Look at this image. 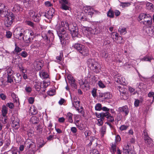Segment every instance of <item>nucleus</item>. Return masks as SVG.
<instances>
[{"label":"nucleus","instance_id":"29","mask_svg":"<svg viewBox=\"0 0 154 154\" xmlns=\"http://www.w3.org/2000/svg\"><path fill=\"white\" fill-rule=\"evenodd\" d=\"M39 121V119L35 116L32 117L30 119L31 122L33 124H36Z\"/></svg>","mask_w":154,"mask_h":154},{"label":"nucleus","instance_id":"10","mask_svg":"<svg viewBox=\"0 0 154 154\" xmlns=\"http://www.w3.org/2000/svg\"><path fill=\"white\" fill-rule=\"evenodd\" d=\"M19 122L20 120L18 118H14L12 123V126L16 129H17L20 127Z\"/></svg>","mask_w":154,"mask_h":154},{"label":"nucleus","instance_id":"31","mask_svg":"<svg viewBox=\"0 0 154 154\" xmlns=\"http://www.w3.org/2000/svg\"><path fill=\"white\" fill-rule=\"evenodd\" d=\"M120 6L122 7V8L128 7L131 5V3L128 2H120Z\"/></svg>","mask_w":154,"mask_h":154},{"label":"nucleus","instance_id":"5","mask_svg":"<svg viewBox=\"0 0 154 154\" xmlns=\"http://www.w3.org/2000/svg\"><path fill=\"white\" fill-rule=\"evenodd\" d=\"M42 35L43 38L48 40L49 42L52 41L54 38L53 31L50 30L48 31L47 34H45L44 32H43Z\"/></svg>","mask_w":154,"mask_h":154},{"label":"nucleus","instance_id":"7","mask_svg":"<svg viewBox=\"0 0 154 154\" xmlns=\"http://www.w3.org/2000/svg\"><path fill=\"white\" fill-rule=\"evenodd\" d=\"M73 26V27L70 30L71 34L73 37H79L78 28L76 24Z\"/></svg>","mask_w":154,"mask_h":154},{"label":"nucleus","instance_id":"58","mask_svg":"<svg viewBox=\"0 0 154 154\" xmlns=\"http://www.w3.org/2000/svg\"><path fill=\"white\" fill-rule=\"evenodd\" d=\"M55 91L54 89H51L48 91V94L50 96H52L55 94Z\"/></svg>","mask_w":154,"mask_h":154},{"label":"nucleus","instance_id":"38","mask_svg":"<svg viewBox=\"0 0 154 154\" xmlns=\"http://www.w3.org/2000/svg\"><path fill=\"white\" fill-rule=\"evenodd\" d=\"M38 14V13L33 10H30L29 12V15L32 17V18L34 16H35V15Z\"/></svg>","mask_w":154,"mask_h":154},{"label":"nucleus","instance_id":"26","mask_svg":"<svg viewBox=\"0 0 154 154\" xmlns=\"http://www.w3.org/2000/svg\"><path fill=\"white\" fill-rule=\"evenodd\" d=\"M100 132L102 137H103L104 134H105L106 132V127L105 125L102 126L100 129Z\"/></svg>","mask_w":154,"mask_h":154},{"label":"nucleus","instance_id":"23","mask_svg":"<svg viewBox=\"0 0 154 154\" xmlns=\"http://www.w3.org/2000/svg\"><path fill=\"white\" fill-rule=\"evenodd\" d=\"M40 46V42L39 41H35L34 43L31 45V48H38Z\"/></svg>","mask_w":154,"mask_h":154},{"label":"nucleus","instance_id":"19","mask_svg":"<svg viewBox=\"0 0 154 154\" xmlns=\"http://www.w3.org/2000/svg\"><path fill=\"white\" fill-rule=\"evenodd\" d=\"M116 142L112 143L110 149V151L112 154H114L116 152Z\"/></svg>","mask_w":154,"mask_h":154},{"label":"nucleus","instance_id":"50","mask_svg":"<svg viewBox=\"0 0 154 154\" xmlns=\"http://www.w3.org/2000/svg\"><path fill=\"white\" fill-rule=\"evenodd\" d=\"M14 78L13 75H8L7 82L11 83L13 82V79Z\"/></svg>","mask_w":154,"mask_h":154},{"label":"nucleus","instance_id":"62","mask_svg":"<svg viewBox=\"0 0 154 154\" xmlns=\"http://www.w3.org/2000/svg\"><path fill=\"white\" fill-rule=\"evenodd\" d=\"M121 140V138L120 136L119 135L116 136L115 137V141L114 142H116V144L119 142Z\"/></svg>","mask_w":154,"mask_h":154},{"label":"nucleus","instance_id":"12","mask_svg":"<svg viewBox=\"0 0 154 154\" xmlns=\"http://www.w3.org/2000/svg\"><path fill=\"white\" fill-rule=\"evenodd\" d=\"M131 146L127 143L125 144L123 147V153L124 154H128V152L132 151L131 150Z\"/></svg>","mask_w":154,"mask_h":154},{"label":"nucleus","instance_id":"18","mask_svg":"<svg viewBox=\"0 0 154 154\" xmlns=\"http://www.w3.org/2000/svg\"><path fill=\"white\" fill-rule=\"evenodd\" d=\"M25 23L27 25L32 27L34 30L36 29L37 24H34L33 22L30 21H26Z\"/></svg>","mask_w":154,"mask_h":154},{"label":"nucleus","instance_id":"54","mask_svg":"<svg viewBox=\"0 0 154 154\" xmlns=\"http://www.w3.org/2000/svg\"><path fill=\"white\" fill-rule=\"evenodd\" d=\"M129 91L131 94L134 95L136 94L137 92L135 91V89L131 87L128 88Z\"/></svg>","mask_w":154,"mask_h":154},{"label":"nucleus","instance_id":"39","mask_svg":"<svg viewBox=\"0 0 154 154\" xmlns=\"http://www.w3.org/2000/svg\"><path fill=\"white\" fill-rule=\"evenodd\" d=\"M38 14V13L33 10H30L29 12V15L32 17V18L34 16H35V15Z\"/></svg>","mask_w":154,"mask_h":154},{"label":"nucleus","instance_id":"22","mask_svg":"<svg viewBox=\"0 0 154 154\" xmlns=\"http://www.w3.org/2000/svg\"><path fill=\"white\" fill-rule=\"evenodd\" d=\"M106 116L105 117L108 120L111 122H112L114 121L113 117L111 116L110 114L108 112H105Z\"/></svg>","mask_w":154,"mask_h":154},{"label":"nucleus","instance_id":"45","mask_svg":"<svg viewBox=\"0 0 154 154\" xmlns=\"http://www.w3.org/2000/svg\"><path fill=\"white\" fill-rule=\"evenodd\" d=\"M11 151L12 154H19L20 152L18 149L16 147L12 148Z\"/></svg>","mask_w":154,"mask_h":154},{"label":"nucleus","instance_id":"20","mask_svg":"<svg viewBox=\"0 0 154 154\" xmlns=\"http://www.w3.org/2000/svg\"><path fill=\"white\" fill-rule=\"evenodd\" d=\"M15 48L13 51V53L17 54H20V53L22 51L21 48H20L17 46L16 43L15 44Z\"/></svg>","mask_w":154,"mask_h":154},{"label":"nucleus","instance_id":"30","mask_svg":"<svg viewBox=\"0 0 154 154\" xmlns=\"http://www.w3.org/2000/svg\"><path fill=\"white\" fill-rule=\"evenodd\" d=\"M146 139H144L145 141V143L147 145L150 146H152L153 144L152 143V140L149 137H146Z\"/></svg>","mask_w":154,"mask_h":154},{"label":"nucleus","instance_id":"57","mask_svg":"<svg viewBox=\"0 0 154 154\" xmlns=\"http://www.w3.org/2000/svg\"><path fill=\"white\" fill-rule=\"evenodd\" d=\"M29 33L30 35L31 36V37L34 38L35 37V34L31 29L29 30Z\"/></svg>","mask_w":154,"mask_h":154},{"label":"nucleus","instance_id":"6","mask_svg":"<svg viewBox=\"0 0 154 154\" xmlns=\"http://www.w3.org/2000/svg\"><path fill=\"white\" fill-rule=\"evenodd\" d=\"M115 79V81L121 85H126L127 84L125 78L121 75H116Z\"/></svg>","mask_w":154,"mask_h":154},{"label":"nucleus","instance_id":"34","mask_svg":"<svg viewBox=\"0 0 154 154\" xmlns=\"http://www.w3.org/2000/svg\"><path fill=\"white\" fill-rule=\"evenodd\" d=\"M2 116L5 117L8 112V108L5 106H3L2 110Z\"/></svg>","mask_w":154,"mask_h":154},{"label":"nucleus","instance_id":"61","mask_svg":"<svg viewBox=\"0 0 154 154\" xmlns=\"http://www.w3.org/2000/svg\"><path fill=\"white\" fill-rule=\"evenodd\" d=\"M19 68L20 71H21L23 73H25L26 72V70L25 69L22 65H19Z\"/></svg>","mask_w":154,"mask_h":154},{"label":"nucleus","instance_id":"16","mask_svg":"<svg viewBox=\"0 0 154 154\" xmlns=\"http://www.w3.org/2000/svg\"><path fill=\"white\" fill-rule=\"evenodd\" d=\"M146 31L147 34H149L150 36L153 34L154 30L153 28L150 26L146 27Z\"/></svg>","mask_w":154,"mask_h":154},{"label":"nucleus","instance_id":"2","mask_svg":"<svg viewBox=\"0 0 154 154\" xmlns=\"http://www.w3.org/2000/svg\"><path fill=\"white\" fill-rule=\"evenodd\" d=\"M0 14L2 17H5L4 23L5 26L7 27L11 25L14 17L11 13H8L5 9V6L3 3H0Z\"/></svg>","mask_w":154,"mask_h":154},{"label":"nucleus","instance_id":"48","mask_svg":"<svg viewBox=\"0 0 154 154\" xmlns=\"http://www.w3.org/2000/svg\"><path fill=\"white\" fill-rule=\"evenodd\" d=\"M107 15L110 17L113 18L114 16V13L112 11L109 10L107 12Z\"/></svg>","mask_w":154,"mask_h":154},{"label":"nucleus","instance_id":"15","mask_svg":"<svg viewBox=\"0 0 154 154\" xmlns=\"http://www.w3.org/2000/svg\"><path fill=\"white\" fill-rule=\"evenodd\" d=\"M150 15L142 13L140 14L138 18L140 20H141L143 19L145 20L147 18H149L150 17Z\"/></svg>","mask_w":154,"mask_h":154},{"label":"nucleus","instance_id":"33","mask_svg":"<svg viewBox=\"0 0 154 154\" xmlns=\"http://www.w3.org/2000/svg\"><path fill=\"white\" fill-rule=\"evenodd\" d=\"M41 16V14L39 13H38V14H36L35 16H34L32 18V19L34 21L38 22L40 19Z\"/></svg>","mask_w":154,"mask_h":154},{"label":"nucleus","instance_id":"41","mask_svg":"<svg viewBox=\"0 0 154 154\" xmlns=\"http://www.w3.org/2000/svg\"><path fill=\"white\" fill-rule=\"evenodd\" d=\"M20 7L19 5L18 4H15L13 7L12 10L13 11L17 12L20 11Z\"/></svg>","mask_w":154,"mask_h":154},{"label":"nucleus","instance_id":"14","mask_svg":"<svg viewBox=\"0 0 154 154\" xmlns=\"http://www.w3.org/2000/svg\"><path fill=\"white\" fill-rule=\"evenodd\" d=\"M72 47L79 52L83 48V47H84V45L78 43H75L73 45Z\"/></svg>","mask_w":154,"mask_h":154},{"label":"nucleus","instance_id":"51","mask_svg":"<svg viewBox=\"0 0 154 154\" xmlns=\"http://www.w3.org/2000/svg\"><path fill=\"white\" fill-rule=\"evenodd\" d=\"M95 108L96 110H100L102 109L101 104L99 103H97L95 106Z\"/></svg>","mask_w":154,"mask_h":154},{"label":"nucleus","instance_id":"43","mask_svg":"<svg viewBox=\"0 0 154 154\" xmlns=\"http://www.w3.org/2000/svg\"><path fill=\"white\" fill-rule=\"evenodd\" d=\"M119 32L121 34H125L127 32L126 29L124 27H120L119 29Z\"/></svg>","mask_w":154,"mask_h":154},{"label":"nucleus","instance_id":"35","mask_svg":"<svg viewBox=\"0 0 154 154\" xmlns=\"http://www.w3.org/2000/svg\"><path fill=\"white\" fill-rule=\"evenodd\" d=\"M112 96V95L108 92L105 93L103 95V97L105 99H108L111 98Z\"/></svg>","mask_w":154,"mask_h":154},{"label":"nucleus","instance_id":"13","mask_svg":"<svg viewBox=\"0 0 154 154\" xmlns=\"http://www.w3.org/2000/svg\"><path fill=\"white\" fill-rule=\"evenodd\" d=\"M88 48L84 46V47H83V48L81 49L79 52L83 55L87 56L88 54Z\"/></svg>","mask_w":154,"mask_h":154},{"label":"nucleus","instance_id":"46","mask_svg":"<svg viewBox=\"0 0 154 154\" xmlns=\"http://www.w3.org/2000/svg\"><path fill=\"white\" fill-rule=\"evenodd\" d=\"M35 88L36 91H39L41 88V83L40 82H35Z\"/></svg>","mask_w":154,"mask_h":154},{"label":"nucleus","instance_id":"36","mask_svg":"<svg viewBox=\"0 0 154 154\" xmlns=\"http://www.w3.org/2000/svg\"><path fill=\"white\" fill-rule=\"evenodd\" d=\"M23 29L22 28L20 27H18L14 31V35H16L17 36L21 32L22 30H23Z\"/></svg>","mask_w":154,"mask_h":154},{"label":"nucleus","instance_id":"52","mask_svg":"<svg viewBox=\"0 0 154 154\" xmlns=\"http://www.w3.org/2000/svg\"><path fill=\"white\" fill-rule=\"evenodd\" d=\"M26 92L28 93H30L32 91V88L29 85H26L25 88Z\"/></svg>","mask_w":154,"mask_h":154},{"label":"nucleus","instance_id":"27","mask_svg":"<svg viewBox=\"0 0 154 154\" xmlns=\"http://www.w3.org/2000/svg\"><path fill=\"white\" fill-rule=\"evenodd\" d=\"M77 18L81 21H85L87 19L86 16L83 13H81L80 15H78Z\"/></svg>","mask_w":154,"mask_h":154},{"label":"nucleus","instance_id":"49","mask_svg":"<svg viewBox=\"0 0 154 154\" xmlns=\"http://www.w3.org/2000/svg\"><path fill=\"white\" fill-rule=\"evenodd\" d=\"M33 38L29 36L25 37V40L27 43H29L31 42L33 40Z\"/></svg>","mask_w":154,"mask_h":154},{"label":"nucleus","instance_id":"25","mask_svg":"<svg viewBox=\"0 0 154 154\" xmlns=\"http://www.w3.org/2000/svg\"><path fill=\"white\" fill-rule=\"evenodd\" d=\"M73 114L70 112L67 113L66 115V119L70 123H73V121L72 119Z\"/></svg>","mask_w":154,"mask_h":154},{"label":"nucleus","instance_id":"28","mask_svg":"<svg viewBox=\"0 0 154 154\" xmlns=\"http://www.w3.org/2000/svg\"><path fill=\"white\" fill-rule=\"evenodd\" d=\"M16 77L14 79V80L16 83H19L21 81L22 76L19 73H16Z\"/></svg>","mask_w":154,"mask_h":154},{"label":"nucleus","instance_id":"55","mask_svg":"<svg viewBox=\"0 0 154 154\" xmlns=\"http://www.w3.org/2000/svg\"><path fill=\"white\" fill-rule=\"evenodd\" d=\"M97 84L101 88H103L106 87L105 85L100 80L97 83Z\"/></svg>","mask_w":154,"mask_h":154},{"label":"nucleus","instance_id":"3","mask_svg":"<svg viewBox=\"0 0 154 154\" xmlns=\"http://www.w3.org/2000/svg\"><path fill=\"white\" fill-rule=\"evenodd\" d=\"M89 66L91 69L96 73H99L101 71L100 65L94 60L89 59L88 60Z\"/></svg>","mask_w":154,"mask_h":154},{"label":"nucleus","instance_id":"64","mask_svg":"<svg viewBox=\"0 0 154 154\" xmlns=\"http://www.w3.org/2000/svg\"><path fill=\"white\" fill-rule=\"evenodd\" d=\"M67 78L69 80V82L70 84H71L73 82H74V81H75L74 78L71 76H68Z\"/></svg>","mask_w":154,"mask_h":154},{"label":"nucleus","instance_id":"63","mask_svg":"<svg viewBox=\"0 0 154 154\" xmlns=\"http://www.w3.org/2000/svg\"><path fill=\"white\" fill-rule=\"evenodd\" d=\"M12 34L11 32L9 31H7L6 35V37L8 38H11Z\"/></svg>","mask_w":154,"mask_h":154},{"label":"nucleus","instance_id":"32","mask_svg":"<svg viewBox=\"0 0 154 154\" xmlns=\"http://www.w3.org/2000/svg\"><path fill=\"white\" fill-rule=\"evenodd\" d=\"M86 30L88 31V30L89 31L92 30L91 33L93 34H97L98 33H99L100 32V30H98L97 29H95L92 30V29L91 28L88 27L86 28Z\"/></svg>","mask_w":154,"mask_h":154},{"label":"nucleus","instance_id":"37","mask_svg":"<svg viewBox=\"0 0 154 154\" xmlns=\"http://www.w3.org/2000/svg\"><path fill=\"white\" fill-rule=\"evenodd\" d=\"M30 112L32 115H35L37 113V111L34 106L31 107L30 108Z\"/></svg>","mask_w":154,"mask_h":154},{"label":"nucleus","instance_id":"40","mask_svg":"<svg viewBox=\"0 0 154 154\" xmlns=\"http://www.w3.org/2000/svg\"><path fill=\"white\" fill-rule=\"evenodd\" d=\"M79 102H76V103H72V106H73L74 108H75V109L77 111H79Z\"/></svg>","mask_w":154,"mask_h":154},{"label":"nucleus","instance_id":"1","mask_svg":"<svg viewBox=\"0 0 154 154\" xmlns=\"http://www.w3.org/2000/svg\"><path fill=\"white\" fill-rule=\"evenodd\" d=\"M69 24L66 21H62L60 23L57 24L56 26L57 34L62 45L66 43V41L70 38L69 33L65 30L69 29Z\"/></svg>","mask_w":154,"mask_h":154},{"label":"nucleus","instance_id":"9","mask_svg":"<svg viewBox=\"0 0 154 154\" xmlns=\"http://www.w3.org/2000/svg\"><path fill=\"white\" fill-rule=\"evenodd\" d=\"M54 12L55 10L54 8H50L45 14V16L48 19H51L54 16Z\"/></svg>","mask_w":154,"mask_h":154},{"label":"nucleus","instance_id":"11","mask_svg":"<svg viewBox=\"0 0 154 154\" xmlns=\"http://www.w3.org/2000/svg\"><path fill=\"white\" fill-rule=\"evenodd\" d=\"M143 23L146 26H150L152 23V18L150 15V17L142 21Z\"/></svg>","mask_w":154,"mask_h":154},{"label":"nucleus","instance_id":"53","mask_svg":"<svg viewBox=\"0 0 154 154\" xmlns=\"http://www.w3.org/2000/svg\"><path fill=\"white\" fill-rule=\"evenodd\" d=\"M106 114H105V113L104 112H102L99 114L96 113V116L98 118H105Z\"/></svg>","mask_w":154,"mask_h":154},{"label":"nucleus","instance_id":"44","mask_svg":"<svg viewBox=\"0 0 154 154\" xmlns=\"http://www.w3.org/2000/svg\"><path fill=\"white\" fill-rule=\"evenodd\" d=\"M100 56L102 57L107 59L108 54L106 52L103 51L100 53Z\"/></svg>","mask_w":154,"mask_h":154},{"label":"nucleus","instance_id":"56","mask_svg":"<svg viewBox=\"0 0 154 154\" xmlns=\"http://www.w3.org/2000/svg\"><path fill=\"white\" fill-rule=\"evenodd\" d=\"M7 73L8 75H12L14 72L11 68H9L7 69Z\"/></svg>","mask_w":154,"mask_h":154},{"label":"nucleus","instance_id":"24","mask_svg":"<svg viewBox=\"0 0 154 154\" xmlns=\"http://www.w3.org/2000/svg\"><path fill=\"white\" fill-rule=\"evenodd\" d=\"M153 59V58L152 55L150 56L148 55H146L142 59V60L144 61H147L151 62V60Z\"/></svg>","mask_w":154,"mask_h":154},{"label":"nucleus","instance_id":"47","mask_svg":"<svg viewBox=\"0 0 154 154\" xmlns=\"http://www.w3.org/2000/svg\"><path fill=\"white\" fill-rule=\"evenodd\" d=\"M104 118H100L97 119L98 122L97 123L98 126H102L103 124V121L104 120Z\"/></svg>","mask_w":154,"mask_h":154},{"label":"nucleus","instance_id":"17","mask_svg":"<svg viewBox=\"0 0 154 154\" xmlns=\"http://www.w3.org/2000/svg\"><path fill=\"white\" fill-rule=\"evenodd\" d=\"M146 8L147 9L151 11H154V6L152 4L148 2L146 3Z\"/></svg>","mask_w":154,"mask_h":154},{"label":"nucleus","instance_id":"21","mask_svg":"<svg viewBox=\"0 0 154 154\" xmlns=\"http://www.w3.org/2000/svg\"><path fill=\"white\" fill-rule=\"evenodd\" d=\"M39 74L40 77L43 79L48 78L49 76L48 74L44 71L40 72Z\"/></svg>","mask_w":154,"mask_h":154},{"label":"nucleus","instance_id":"8","mask_svg":"<svg viewBox=\"0 0 154 154\" xmlns=\"http://www.w3.org/2000/svg\"><path fill=\"white\" fill-rule=\"evenodd\" d=\"M118 112H122L126 116L128 115L129 110L127 106H125L122 107H119L118 109Z\"/></svg>","mask_w":154,"mask_h":154},{"label":"nucleus","instance_id":"42","mask_svg":"<svg viewBox=\"0 0 154 154\" xmlns=\"http://www.w3.org/2000/svg\"><path fill=\"white\" fill-rule=\"evenodd\" d=\"M119 34L118 33L116 32H112L111 34V36L113 37V38H114V36H115V39H116V38H117L118 39H121V40L122 39V38L121 36H119L118 37Z\"/></svg>","mask_w":154,"mask_h":154},{"label":"nucleus","instance_id":"4","mask_svg":"<svg viewBox=\"0 0 154 154\" xmlns=\"http://www.w3.org/2000/svg\"><path fill=\"white\" fill-rule=\"evenodd\" d=\"M60 8L63 10L70 11L71 3L69 0H59Z\"/></svg>","mask_w":154,"mask_h":154},{"label":"nucleus","instance_id":"60","mask_svg":"<svg viewBox=\"0 0 154 154\" xmlns=\"http://www.w3.org/2000/svg\"><path fill=\"white\" fill-rule=\"evenodd\" d=\"M90 154H99V152L96 149L91 150L90 151Z\"/></svg>","mask_w":154,"mask_h":154},{"label":"nucleus","instance_id":"59","mask_svg":"<svg viewBox=\"0 0 154 154\" xmlns=\"http://www.w3.org/2000/svg\"><path fill=\"white\" fill-rule=\"evenodd\" d=\"M128 127V126L127 125H122L120 127L119 129L121 131L125 130L127 129Z\"/></svg>","mask_w":154,"mask_h":154}]
</instances>
